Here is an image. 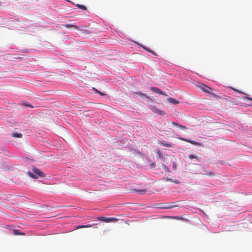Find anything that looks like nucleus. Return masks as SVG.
Here are the masks:
<instances>
[{"label":"nucleus","instance_id":"1","mask_svg":"<svg viewBox=\"0 0 252 252\" xmlns=\"http://www.w3.org/2000/svg\"><path fill=\"white\" fill-rule=\"evenodd\" d=\"M32 171L33 173H32L30 171L28 172V174L29 175V176L32 178L37 179L39 177H41V178H43V177H45V176H46V175L45 173H44L41 171H40L39 169H38L35 167H33L32 169Z\"/></svg>","mask_w":252,"mask_h":252},{"label":"nucleus","instance_id":"2","mask_svg":"<svg viewBox=\"0 0 252 252\" xmlns=\"http://www.w3.org/2000/svg\"><path fill=\"white\" fill-rule=\"evenodd\" d=\"M198 87L201 89L202 91L207 93H211L210 91L212 90V89L203 84H200L198 85Z\"/></svg>","mask_w":252,"mask_h":252},{"label":"nucleus","instance_id":"3","mask_svg":"<svg viewBox=\"0 0 252 252\" xmlns=\"http://www.w3.org/2000/svg\"><path fill=\"white\" fill-rule=\"evenodd\" d=\"M158 143L163 146L167 147H172L173 146V144L171 143H169L168 142H166L164 141H158Z\"/></svg>","mask_w":252,"mask_h":252},{"label":"nucleus","instance_id":"4","mask_svg":"<svg viewBox=\"0 0 252 252\" xmlns=\"http://www.w3.org/2000/svg\"><path fill=\"white\" fill-rule=\"evenodd\" d=\"M150 89H151V90H152V91H153L154 92H155L156 93L159 94L161 95H165V94L164 92H163L160 89H159L158 88L152 87L150 88Z\"/></svg>","mask_w":252,"mask_h":252},{"label":"nucleus","instance_id":"5","mask_svg":"<svg viewBox=\"0 0 252 252\" xmlns=\"http://www.w3.org/2000/svg\"><path fill=\"white\" fill-rule=\"evenodd\" d=\"M163 180L165 182H171L176 184H179L180 182L176 179H171L169 177H166L163 179Z\"/></svg>","mask_w":252,"mask_h":252},{"label":"nucleus","instance_id":"6","mask_svg":"<svg viewBox=\"0 0 252 252\" xmlns=\"http://www.w3.org/2000/svg\"><path fill=\"white\" fill-rule=\"evenodd\" d=\"M179 139H180V140H181L182 141H186V142H189V143H191V144H192L193 145H200L198 143L194 141H192L191 140H189V139H187V138L181 137V138H179Z\"/></svg>","mask_w":252,"mask_h":252},{"label":"nucleus","instance_id":"7","mask_svg":"<svg viewBox=\"0 0 252 252\" xmlns=\"http://www.w3.org/2000/svg\"><path fill=\"white\" fill-rule=\"evenodd\" d=\"M178 207V205H174L173 203L164 204L162 208L164 209H171L174 207Z\"/></svg>","mask_w":252,"mask_h":252},{"label":"nucleus","instance_id":"8","mask_svg":"<svg viewBox=\"0 0 252 252\" xmlns=\"http://www.w3.org/2000/svg\"><path fill=\"white\" fill-rule=\"evenodd\" d=\"M170 123L173 126H176V127H178L179 128H181L182 129H185L187 128V127L186 126H184L181 125L177 123H175V122H171Z\"/></svg>","mask_w":252,"mask_h":252},{"label":"nucleus","instance_id":"9","mask_svg":"<svg viewBox=\"0 0 252 252\" xmlns=\"http://www.w3.org/2000/svg\"><path fill=\"white\" fill-rule=\"evenodd\" d=\"M133 95H138L142 98H149V97L148 96V95L147 94H143L141 92H134L133 93Z\"/></svg>","mask_w":252,"mask_h":252},{"label":"nucleus","instance_id":"10","mask_svg":"<svg viewBox=\"0 0 252 252\" xmlns=\"http://www.w3.org/2000/svg\"><path fill=\"white\" fill-rule=\"evenodd\" d=\"M97 220L102 221L105 222H109L110 218H107L104 217H99L97 218Z\"/></svg>","mask_w":252,"mask_h":252},{"label":"nucleus","instance_id":"11","mask_svg":"<svg viewBox=\"0 0 252 252\" xmlns=\"http://www.w3.org/2000/svg\"><path fill=\"white\" fill-rule=\"evenodd\" d=\"M63 27L66 28H73L75 30H78V28L77 26L72 24H65L63 25Z\"/></svg>","mask_w":252,"mask_h":252},{"label":"nucleus","instance_id":"12","mask_svg":"<svg viewBox=\"0 0 252 252\" xmlns=\"http://www.w3.org/2000/svg\"><path fill=\"white\" fill-rule=\"evenodd\" d=\"M94 224H88V225H78L75 229H77L79 228H88V227H91L93 226Z\"/></svg>","mask_w":252,"mask_h":252},{"label":"nucleus","instance_id":"13","mask_svg":"<svg viewBox=\"0 0 252 252\" xmlns=\"http://www.w3.org/2000/svg\"><path fill=\"white\" fill-rule=\"evenodd\" d=\"M168 101H169V102L174 104H177L179 103V102L178 100H176L175 99H174L173 98H170V97L168 98Z\"/></svg>","mask_w":252,"mask_h":252},{"label":"nucleus","instance_id":"14","mask_svg":"<svg viewBox=\"0 0 252 252\" xmlns=\"http://www.w3.org/2000/svg\"><path fill=\"white\" fill-rule=\"evenodd\" d=\"M206 173L204 174V175H207L209 177H213L215 176V173L211 171H205Z\"/></svg>","mask_w":252,"mask_h":252},{"label":"nucleus","instance_id":"15","mask_svg":"<svg viewBox=\"0 0 252 252\" xmlns=\"http://www.w3.org/2000/svg\"><path fill=\"white\" fill-rule=\"evenodd\" d=\"M11 136L15 138H22L23 135L21 133H12Z\"/></svg>","mask_w":252,"mask_h":252},{"label":"nucleus","instance_id":"16","mask_svg":"<svg viewBox=\"0 0 252 252\" xmlns=\"http://www.w3.org/2000/svg\"><path fill=\"white\" fill-rule=\"evenodd\" d=\"M132 191L133 192H138L140 194H145L146 191V189H139V190H138V189H132Z\"/></svg>","mask_w":252,"mask_h":252},{"label":"nucleus","instance_id":"17","mask_svg":"<svg viewBox=\"0 0 252 252\" xmlns=\"http://www.w3.org/2000/svg\"><path fill=\"white\" fill-rule=\"evenodd\" d=\"M175 218L177 220H184V221H189V220L184 219L183 217V216H176L175 217Z\"/></svg>","mask_w":252,"mask_h":252},{"label":"nucleus","instance_id":"18","mask_svg":"<svg viewBox=\"0 0 252 252\" xmlns=\"http://www.w3.org/2000/svg\"><path fill=\"white\" fill-rule=\"evenodd\" d=\"M152 110H153V112L157 113L158 114L162 115V114H165V113L163 111H160V110H158L155 108H153Z\"/></svg>","mask_w":252,"mask_h":252},{"label":"nucleus","instance_id":"19","mask_svg":"<svg viewBox=\"0 0 252 252\" xmlns=\"http://www.w3.org/2000/svg\"><path fill=\"white\" fill-rule=\"evenodd\" d=\"M189 158L190 159H192V158H195L197 160H200V158H199L196 155H190L189 156Z\"/></svg>","mask_w":252,"mask_h":252},{"label":"nucleus","instance_id":"20","mask_svg":"<svg viewBox=\"0 0 252 252\" xmlns=\"http://www.w3.org/2000/svg\"><path fill=\"white\" fill-rule=\"evenodd\" d=\"M13 233L14 235H24V233L19 232V231L17 229H14L13 230Z\"/></svg>","mask_w":252,"mask_h":252},{"label":"nucleus","instance_id":"21","mask_svg":"<svg viewBox=\"0 0 252 252\" xmlns=\"http://www.w3.org/2000/svg\"><path fill=\"white\" fill-rule=\"evenodd\" d=\"M76 6L77 7H78V8L81 9H83V10H86L87 9V8L85 6L83 5H81V4H77L76 5Z\"/></svg>","mask_w":252,"mask_h":252},{"label":"nucleus","instance_id":"22","mask_svg":"<svg viewBox=\"0 0 252 252\" xmlns=\"http://www.w3.org/2000/svg\"><path fill=\"white\" fill-rule=\"evenodd\" d=\"M109 222H117L119 220V219L116 218H110Z\"/></svg>","mask_w":252,"mask_h":252},{"label":"nucleus","instance_id":"23","mask_svg":"<svg viewBox=\"0 0 252 252\" xmlns=\"http://www.w3.org/2000/svg\"><path fill=\"white\" fill-rule=\"evenodd\" d=\"M173 168L174 170H176L177 168V165L175 162H173L172 164Z\"/></svg>","mask_w":252,"mask_h":252},{"label":"nucleus","instance_id":"24","mask_svg":"<svg viewBox=\"0 0 252 252\" xmlns=\"http://www.w3.org/2000/svg\"><path fill=\"white\" fill-rule=\"evenodd\" d=\"M163 166L164 167V170L165 172H170V171L169 170V169H168V168L165 166V165L163 164Z\"/></svg>","mask_w":252,"mask_h":252},{"label":"nucleus","instance_id":"25","mask_svg":"<svg viewBox=\"0 0 252 252\" xmlns=\"http://www.w3.org/2000/svg\"><path fill=\"white\" fill-rule=\"evenodd\" d=\"M22 105H24V106H30V107L31 106V105L28 104L27 102H26V101L23 102H22Z\"/></svg>","mask_w":252,"mask_h":252},{"label":"nucleus","instance_id":"26","mask_svg":"<svg viewBox=\"0 0 252 252\" xmlns=\"http://www.w3.org/2000/svg\"><path fill=\"white\" fill-rule=\"evenodd\" d=\"M94 90H95V91L96 93H97L103 96V95H105V94H103V93H101V92H99V91H98V90H96V89H94Z\"/></svg>","mask_w":252,"mask_h":252},{"label":"nucleus","instance_id":"27","mask_svg":"<svg viewBox=\"0 0 252 252\" xmlns=\"http://www.w3.org/2000/svg\"><path fill=\"white\" fill-rule=\"evenodd\" d=\"M157 153L158 154V155H159V156L160 157L161 156V154L160 151L159 150H158V151L157 152Z\"/></svg>","mask_w":252,"mask_h":252},{"label":"nucleus","instance_id":"28","mask_svg":"<svg viewBox=\"0 0 252 252\" xmlns=\"http://www.w3.org/2000/svg\"><path fill=\"white\" fill-rule=\"evenodd\" d=\"M233 90H234L235 91H236V92H238V93H239V94H241V93H242L241 91H239V90H236V89H233Z\"/></svg>","mask_w":252,"mask_h":252},{"label":"nucleus","instance_id":"29","mask_svg":"<svg viewBox=\"0 0 252 252\" xmlns=\"http://www.w3.org/2000/svg\"><path fill=\"white\" fill-rule=\"evenodd\" d=\"M149 52L152 53V54H153L155 55H157V54L155 53H154V52L152 51L151 50H150Z\"/></svg>","mask_w":252,"mask_h":252},{"label":"nucleus","instance_id":"30","mask_svg":"<svg viewBox=\"0 0 252 252\" xmlns=\"http://www.w3.org/2000/svg\"><path fill=\"white\" fill-rule=\"evenodd\" d=\"M245 98L252 101V98H251V97H246Z\"/></svg>","mask_w":252,"mask_h":252},{"label":"nucleus","instance_id":"31","mask_svg":"<svg viewBox=\"0 0 252 252\" xmlns=\"http://www.w3.org/2000/svg\"><path fill=\"white\" fill-rule=\"evenodd\" d=\"M144 49H145V50H146L147 51H149H149H150V49H148V48H144Z\"/></svg>","mask_w":252,"mask_h":252},{"label":"nucleus","instance_id":"32","mask_svg":"<svg viewBox=\"0 0 252 252\" xmlns=\"http://www.w3.org/2000/svg\"><path fill=\"white\" fill-rule=\"evenodd\" d=\"M169 132H173V130H172V129H170V130L169 131Z\"/></svg>","mask_w":252,"mask_h":252}]
</instances>
